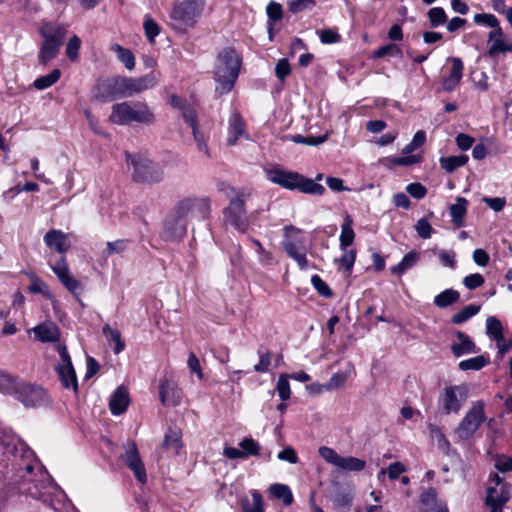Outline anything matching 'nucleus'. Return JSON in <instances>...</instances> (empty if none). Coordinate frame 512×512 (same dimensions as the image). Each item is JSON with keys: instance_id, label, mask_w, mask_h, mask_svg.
Wrapping results in <instances>:
<instances>
[{"instance_id": "obj_1", "label": "nucleus", "mask_w": 512, "mask_h": 512, "mask_svg": "<svg viewBox=\"0 0 512 512\" xmlns=\"http://www.w3.org/2000/svg\"><path fill=\"white\" fill-rule=\"evenodd\" d=\"M220 191L229 200L228 206L223 209L225 222L229 223L239 232L245 233L249 227L245 202L250 198V192L225 183L220 185Z\"/></svg>"}, {"instance_id": "obj_2", "label": "nucleus", "mask_w": 512, "mask_h": 512, "mask_svg": "<svg viewBox=\"0 0 512 512\" xmlns=\"http://www.w3.org/2000/svg\"><path fill=\"white\" fill-rule=\"evenodd\" d=\"M241 57L232 47L224 48L217 56L214 67L216 92L220 95L229 93L239 76Z\"/></svg>"}, {"instance_id": "obj_3", "label": "nucleus", "mask_w": 512, "mask_h": 512, "mask_svg": "<svg viewBox=\"0 0 512 512\" xmlns=\"http://www.w3.org/2000/svg\"><path fill=\"white\" fill-rule=\"evenodd\" d=\"M109 120L116 125H129L132 122L151 125L155 115L145 102L116 103L111 107Z\"/></svg>"}, {"instance_id": "obj_4", "label": "nucleus", "mask_w": 512, "mask_h": 512, "mask_svg": "<svg viewBox=\"0 0 512 512\" xmlns=\"http://www.w3.org/2000/svg\"><path fill=\"white\" fill-rule=\"evenodd\" d=\"M205 6V0H182L173 5L170 12L171 26L186 31L195 25Z\"/></svg>"}, {"instance_id": "obj_5", "label": "nucleus", "mask_w": 512, "mask_h": 512, "mask_svg": "<svg viewBox=\"0 0 512 512\" xmlns=\"http://www.w3.org/2000/svg\"><path fill=\"white\" fill-rule=\"evenodd\" d=\"M40 35L44 40L40 47L39 61L46 65L58 55L66 37V29L60 24L45 23L40 29Z\"/></svg>"}, {"instance_id": "obj_6", "label": "nucleus", "mask_w": 512, "mask_h": 512, "mask_svg": "<svg viewBox=\"0 0 512 512\" xmlns=\"http://www.w3.org/2000/svg\"><path fill=\"white\" fill-rule=\"evenodd\" d=\"M126 162L133 169L131 176L136 183L154 184L164 178L163 170L144 156L126 153Z\"/></svg>"}, {"instance_id": "obj_7", "label": "nucleus", "mask_w": 512, "mask_h": 512, "mask_svg": "<svg viewBox=\"0 0 512 512\" xmlns=\"http://www.w3.org/2000/svg\"><path fill=\"white\" fill-rule=\"evenodd\" d=\"M485 420L486 415L484 401H474L462 420L459 422L458 426L455 428L454 433L459 440L467 441L474 436Z\"/></svg>"}, {"instance_id": "obj_8", "label": "nucleus", "mask_w": 512, "mask_h": 512, "mask_svg": "<svg viewBox=\"0 0 512 512\" xmlns=\"http://www.w3.org/2000/svg\"><path fill=\"white\" fill-rule=\"evenodd\" d=\"M175 212L187 223L193 220L205 221L211 214V200L208 197H187L176 204Z\"/></svg>"}, {"instance_id": "obj_9", "label": "nucleus", "mask_w": 512, "mask_h": 512, "mask_svg": "<svg viewBox=\"0 0 512 512\" xmlns=\"http://www.w3.org/2000/svg\"><path fill=\"white\" fill-rule=\"evenodd\" d=\"M169 103L172 107L177 108L181 111L183 119L189 123L194 140L197 144V149L199 152L203 153L207 157H211L210 151L207 145V136L199 129L197 124V114L195 109L190 106L184 104L183 100L177 96L172 95L169 98Z\"/></svg>"}, {"instance_id": "obj_10", "label": "nucleus", "mask_w": 512, "mask_h": 512, "mask_svg": "<svg viewBox=\"0 0 512 512\" xmlns=\"http://www.w3.org/2000/svg\"><path fill=\"white\" fill-rule=\"evenodd\" d=\"M469 397L466 384L446 386L438 398V404L445 415L458 414Z\"/></svg>"}, {"instance_id": "obj_11", "label": "nucleus", "mask_w": 512, "mask_h": 512, "mask_svg": "<svg viewBox=\"0 0 512 512\" xmlns=\"http://www.w3.org/2000/svg\"><path fill=\"white\" fill-rule=\"evenodd\" d=\"M489 485L485 498V504L490 508V512H502L505 504L511 496V485L504 481L498 474L489 476Z\"/></svg>"}, {"instance_id": "obj_12", "label": "nucleus", "mask_w": 512, "mask_h": 512, "mask_svg": "<svg viewBox=\"0 0 512 512\" xmlns=\"http://www.w3.org/2000/svg\"><path fill=\"white\" fill-rule=\"evenodd\" d=\"M301 230L292 225L284 228V239L281 243L284 251L291 257L299 266L301 270L308 268V261L306 258L307 249L303 241L300 239L299 234Z\"/></svg>"}, {"instance_id": "obj_13", "label": "nucleus", "mask_w": 512, "mask_h": 512, "mask_svg": "<svg viewBox=\"0 0 512 512\" xmlns=\"http://www.w3.org/2000/svg\"><path fill=\"white\" fill-rule=\"evenodd\" d=\"M94 97L101 102L126 97L124 76H114L98 80L95 85Z\"/></svg>"}, {"instance_id": "obj_14", "label": "nucleus", "mask_w": 512, "mask_h": 512, "mask_svg": "<svg viewBox=\"0 0 512 512\" xmlns=\"http://www.w3.org/2000/svg\"><path fill=\"white\" fill-rule=\"evenodd\" d=\"M57 352L62 363L56 366V372L59 376L61 384L66 389H72L75 393L78 391V380L75 369L72 365L71 357L67 351V347L58 342L56 345Z\"/></svg>"}, {"instance_id": "obj_15", "label": "nucleus", "mask_w": 512, "mask_h": 512, "mask_svg": "<svg viewBox=\"0 0 512 512\" xmlns=\"http://www.w3.org/2000/svg\"><path fill=\"white\" fill-rule=\"evenodd\" d=\"M319 454L326 462L346 472H359L366 467L364 460L353 456L343 457L326 446L319 448Z\"/></svg>"}, {"instance_id": "obj_16", "label": "nucleus", "mask_w": 512, "mask_h": 512, "mask_svg": "<svg viewBox=\"0 0 512 512\" xmlns=\"http://www.w3.org/2000/svg\"><path fill=\"white\" fill-rule=\"evenodd\" d=\"M125 453L122 459L125 461L130 470L133 471L136 479L142 484L146 483L147 475L144 464L140 458L137 445L134 441L129 440L124 445Z\"/></svg>"}, {"instance_id": "obj_17", "label": "nucleus", "mask_w": 512, "mask_h": 512, "mask_svg": "<svg viewBox=\"0 0 512 512\" xmlns=\"http://www.w3.org/2000/svg\"><path fill=\"white\" fill-rule=\"evenodd\" d=\"M46 393L43 388L21 382L14 395L26 407H36L45 401Z\"/></svg>"}, {"instance_id": "obj_18", "label": "nucleus", "mask_w": 512, "mask_h": 512, "mask_svg": "<svg viewBox=\"0 0 512 512\" xmlns=\"http://www.w3.org/2000/svg\"><path fill=\"white\" fill-rule=\"evenodd\" d=\"M264 172L266 178L273 184L279 185L287 190H296L298 179H300V173L284 170L278 167L266 168Z\"/></svg>"}, {"instance_id": "obj_19", "label": "nucleus", "mask_w": 512, "mask_h": 512, "mask_svg": "<svg viewBox=\"0 0 512 512\" xmlns=\"http://www.w3.org/2000/svg\"><path fill=\"white\" fill-rule=\"evenodd\" d=\"M51 269L69 292L74 295L81 293L83 285L80 281L70 275L69 267L64 257H61L54 265H52Z\"/></svg>"}, {"instance_id": "obj_20", "label": "nucleus", "mask_w": 512, "mask_h": 512, "mask_svg": "<svg viewBox=\"0 0 512 512\" xmlns=\"http://www.w3.org/2000/svg\"><path fill=\"white\" fill-rule=\"evenodd\" d=\"M157 77L153 73L138 78L125 77V96L131 97L143 91L153 88L157 84Z\"/></svg>"}, {"instance_id": "obj_21", "label": "nucleus", "mask_w": 512, "mask_h": 512, "mask_svg": "<svg viewBox=\"0 0 512 512\" xmlns=\"http://www.w3.org/2000/svg\"><path fill=\"white\" fill-rule=\"evenodd\" d=\"M33 471L32 465L25 467V474L22 475V480L19 483V492L29 495L35 499H42L45 495L44 489L46 484L42 481L34 482L31 480V473Z\"/></svg>"}, {"instance_id": "obj_22", "label": "nucleus", "mask_w": 512, "mask_h": 512, "mask_svg": "<svg viewBox=\"0 0 512 512\" xmlns=\"http://www.w3.org/2000/svg\"><path fill=\"white\" fill-rule=\"evenodd\" d=\"M187 227V221L175 212L172 217L165 220L164 237L167 240L181 239L186 235Z\"/></svg>"}, {"instance_id": "obj_23", "label": "nucleus", "mask_w": 512, "mask_h": 512, "mask_svg": "<svg viewBox=\"0 0 512 512\" xmlns=\"http://www.w3.org/2000/svg\"><path fill=\"white\" fill-rule=\"evenodd\" d=\"M488 43L490 44L487 51L489 57H495L500 53L512 52V43H507L503 39V32L500 25L489 32Z\"/></svg>"}, {"instance_id": "obj_24", "label": "nucleus", "mask_w": 512, "mask_h": 512, "mask_svg": "<svg viewBox=\"0 0 512 512\" xmlns=\"http://www.w3.org/2000/svg\"><path fill=\"white\" fill-rule=\"evenodd\" d=\"M159 396L164 406H177L181 402L182 392L174 382L164 380L159 386Z\"/></svg>"}, {"instance_id": "obj_25", "label": "nucleus", "mask_w": 512, "mask_h": 512, "mask_svg": "<svg viewBox=\"0 0 512 512\" xmlns=\"http://www.w3.org/2000/svg\"><path fill=\"white\" fill-rule=\"evenodd\" d=\"M448 60L452 65L451 71L449 75L443 79L442 88L447 92H451L458 86L462 79L464 64L459 57H451Z\"/></svg>"}, {"instance_id": "obj_26", "label": "nucleus", "mask_w": 512, "mask_h": 512, "mask_svg": "<svg viewBox=\"0 0 512 512\" xmlns=\"http://www.w3.org/2000/svg\"><path fill=\"white\" fill-rule=\"evenodd\" d=\"M457 341L451 344V351L455 357L478 352V348L472 339L462 331L456 332Z\"/></svg>"}, {"instance_id": "obj_27", "label": "nucleus", "mask_w": 512, "mask_h": 512, "mask_svg": "<svg viewBox=\"0 0 512 512\" xmlns=\"http://www.w3.org/2000/svg\"><path fill=\"white\" fill-rule=\"evenodd\" d=\"M245 123L239 112H233L228 121L227 143L235 145L241 136L245 135Z\"/></svg>"}, {"instance_id": "obj_28", "label": "nucleus", "mask_w": 512, "mask_h": 512, "mask_svg": "<svg viewBox=\"0 0 512 512\" xmlns=\"http://www.w3.org/2000/svg\"><path fill=\"white\" fill-rule=\"evenodd\" d=\"M45 244L63 254L70 248L68 236L60 230H51L44 236Z\"/></svg>"}, {"instance_id": "obj_29", "label": "nucleus", "mask_w": 512, "mask_h": 512, "mask_svg": "<svg viewBox=\"0 0 512 512\" xmlns=\"http://www.w3.org/2000/svg\"><path fill=\"white\" fill-rule=\"evenodd\" d=\"M129 405L128 390L120 386L112 394L109 401V408L113 415H120L124 413Z\"/></svg>"}, {"instance_id": "obj_30", "label": "nucleus", "mask_w": 512, "mask_h": 512, "mask_svg": "<svg viewBox=\"0 0 512 512\" xmlns=\"http://www.w3.org/2000/svg\"><path fill=\"white\" fill-rule=\"evenodd\" d=\"M35 337L41 342H58L59 328L51 322L39 324L34 329Z\"/></svg>"}, {"instance_id": "obj_31", "label": "nucleus", "mask_w": 512, "mask_h": 512, "mask_svg": "<svg viewBox=\"0 0 512 512\" xmlns=\"http://www.w3.org/2000/svg\"><path fill=\"white\" fill-rule=\"evenodd\" d=\"M296 190L314 196H322L326 191L323 185L315 182L313 179L304 177L302 174H300V179H298Z\"/></svg>"}, {"instance_id": "obj_32", "label": "nucleus", "mask_w": 512, "mask_h": 512, "mask_svg": "<svg viewBox=\"0 0 512 512\" xmlns=\"http://www.w3.org/2000/svg\"><path fill=\"white\" fill-rule=\"evenodd\" d=\"M353 219L350 215H346L344 217L343 223L341 225V234H340V248L342 251H345L350 245H352L355 233L352 228Z\"/></svg>"}, {"instance_id": "obj_33", "label": "nucleus", "mask_w": 512, "mask_h": 512, "mask_svg": "<svg viewBox=\"0 0 512 512\" xmlns=\"http://www.w3.org/2000/svg\"><path fill=\"white\" fill-rule=\"evenodd\" d=\"M110 50L116 54L118 60L122 62L128 70L135 68V56L131 50L117 43L112 44Z\"/></svg>"}, {"instance_id": "obj_34", "label": "nucleus", "mask_w": 512, "mask_h": 512, "mask_svg": "<svg viewBox=\"0 0 512 512\" xmlns=\"http://www.w3.org/2000/svg\"><path fill=\"white\" fill-rule=\"evenodd\" d=\"M181 437L182 434L179 429L169 428L164 436L163 447L171 450L174 454H178L182 446Z\"/></svg>"}, {"instance_id": "obj_35", "label": "nucleus", "mask_w": 512, "mask_h": 512, "mask_svg": "<svg viewBox=\"0 0 512 512\" xmlns=\"http://www.w3.org/2000/svg\"><path fill=\"white\" fill-rule=\"evenodd\" d=\"M467 200L463 197H458L456 199V203L450 206V215L452 218V222L457 226L461 227L463 225V219L467 211Z\"/></svg>"}, {"instance_id": "obj_36", "label": "nucleus", "mask_w": 512, "mask_h": 512, "mask_svg": "<svg viewBox=\"0 0 512 512\" xmlns=\"http://www.w3.org/2000/svg\"><path fill=\"white\" fill-rule=\"evenodd\" d=\"M270 494L279 500L283 501L285 506H290L293 503V494L288 485L275 483L269 488Z\"/></svg>"}, {"instance_id": "obj_37", "label": "nucleus", "mask_w": 512, "mask_h": 512, "mask_svg": "<svg viewBox=\"0 0 512 512\" xmlns=\"http://www.w3.org/2000/svg\"><path fill=\"white\" fill-rule=\"evenodd\" d=\"M469 160V157L465 154L457 156L441 157L439 162L441 167L447 172L452 173L457 168L464 166Z\"/></svg>"}, {"instance_id": "obj_38", "label": "nucleus", "mask_w": 512, "mask_h": 512, "mask_svg": "<svg viewBox=\"0 0 512 512\" xmlns=\"http://www.w3.org/2000/svg\"><path fill=\"white\" fill-rule=\"evenodd\" d=\"M480 308L481 307L479 305L469 304L454 314L451 318V322L456 325L463 324L473 316L477 315Z\"/></svg>"}, {"instance_id": "obj_39", "label": "nucleus", "mask_w": 512, "mask_h": 512, "mask_svg": "<svg viewBox=\"0 0 512 512\" xmlns=\"http://www.w3.org/2000/svg\"><path fill=\"white\" fill-rule=\"evenodd\" d=\"M20 383L21 382L18 379L0 371V391L2 393L12 395L14 397L17 388L20 386Z\"/></svg>"}, {"instance_id": "obj_40", "label": "nucleus", "mask_w": 512, "mask_h": 512, "mask_svg": "<svg viewBox=\"0 0 512 512\" xmlns=\"http://www.w3.org/2000/svg\"><path fill=\"white\" fill-rule=\"evenodd\" d=\"M459 298L460 294L458 291L453 289H446L435 296L434 304L440 308H445L457 302Z\"/></svg>"}, {"instance_id": "obj_41", "label": "nucleus", "mask_w": 512, "mask_h": 512, "mask_svg": "<svg viewBox=\"0 0 512 512\" xmlns=\"http://www.w3.org/2000/svg\"><path fill=\"white\" fill-rule=\"evenodd\" d=\"M418 260L419 253L416 251H411L407 253L397 265L393 266L391 270L394 273L403 274L408 269L412 268Z\"/></svg>"}, {"instance_id": "obj_42", "label": "nucleus", "mask_w": 512, "mask_h": 512, "mask_svg": "<svg viewBox=\"0 0 512 512\" xmlns=\"http://www.w3.org/2000/svg\"><path fill=\"white\" fill-rule=\"evenodd\" d=\"M61 76V71L59 69H53L51 73L38 77L34 83L33 86L37 90H44L55 84Z\"/></svg>"}, {"instance_id": "obj_43", "label": "nucleus", "mask_w": 512, "mask_h": 512, "mask_svg": "<svg viewBox=\"0 0 512 512\" xmlns=\"http://www.w3.org/2000/svg\"><path fill=\"white\" fill-rule=\"evenodd\" d=\"M244 459L250 456H259L260 444L251 437H246L239 442Z\"/></svg>"}, {"instance_id": "obj_44", "label": "nucleus", "mask_w": 512, "mask_h": 512, "mask_svg": "<svg viewBox=\"0 0 512 512\" xmlns=\"http://www.w3.org/2000/svg\"><path fill=\"white\" fill-rule=\"evenodd\" d=\"M486 334L494 341L503 337V326L499 319L490 316L486 319Z\"/></svg>"}, {"instance_id": "obj_45", "label": "nucleus", "mask_w": 512, "mask_h": 512, "mask_svg": "<svg viewBox=\"0 0 512 512\" xmlns=\"http://www.w3.org/2000/svg\"><path fill=\"white\" fill-rule=\"evenodd\" d=\"M102 331L108 340L113 341L115 343V347H114L115 354H119L120 352H122L124 350L125 343L122 341L120 332L118 330L113 329L110 327V325L106 324L103 326Z\"/></svg>"}, {"instance_id": "obj_46", "label": "nucleus", "mask_w": 512, "mask_h": 512, "mask_svg": "<svg viewBox=\"0 0 512 512\" xmlns=\"http://www.w3.org/2000/svg\"><path fill=\"white\" fill-rule=\"evenodd\" d=\"M487 363H488V360L483 355H479V356H476L473 358H469V359L460 361L458 364V367L462 371H467V370L478 371V370L482 369L483 367H485L487 365Z\"/></svg>"}, {"instance_id": "obj_47", "label": "nucleus", "mask_w": 512, "mask_h": 512, "mask_svg": "<svg viewBox=\"0 0 512 512\" xmlns=\"http://www.w3.org/2000/svg\"><path fill=\"white\" fill-rule=\"evenodd\" d=\"M427 17L431 28H437L447 22V15L442 7H433L429 9Z\"/></svg>"}, {"instance_id": "obj_48", "label": "nucleus", "mask_w": 512, "mask_h": 512, "mask_svg": "<svg viewBox=\"0 0 512 512\" xmlns=\"http://www.w3.org/2000/svg\"><path fill=\"white\" fill-rule=\"evenodd\" d=\"M251 496V504L249 503L248 500L243 501V512H264V502L261 494L258 491H253Z\"/></svg>"}, {"instance_id": "obj_49", "label": "nucleus", "mask_w": 512, "mask_h": 512, "mask_svg": "<svg viewBox=\"0 0 512 512\" xmlns=\"http://www.w3.org/2000/svg\"><path fill=\"white\" fill-rule=\"evenodd\" d=\"M29 291L34 294H42L47 299L52 298V294L47 286V284L40 279L39 277L33 275L31 277V283L28 287Z\"/></svg>"}, {"instance_id": "obj_50", "label": "nucleus", "mask_w": 512, "mask_h": 512, "mask_svg": "<svg viewBox=\"0 0 512 512\" xmlns=\"http://www.w3.org/2000/svg\"><path fill=\"white\" fill-rule=\"evenodd\" d=\"M259 362L253 367L254 371L257 373H266L269 370V366L271 365L272 354L270 351H262L258 350Z\"/></svg>"}, {"instance_id": "obj_51", "label": "nucleus", "mask_w": 512, "mask_h": 512, "mask_svg": "<svg viewBox=\"0 0 512 512\" xmlns=\"http://www.w3.org/2000/svg\"><path fill=\"white\" fill-rule=\"evenodd\" d=\"M276 391L282 401H286L290 398V384L288 381V376L285 374H281L278 378Z\"/></svg>"}, {"instance_id": "obj_52", "label": "nucleus", "mask_w": 512, "mask_h": 512, "mask_svg": "<svg viewBox=\"0 0 512 512\" xmlns=\"http://www.w3.org/2000/svg\"><path fill=\"white\" fill-rule=\"evenodd\" d=\"M143 27L147 39L150 43H153L156 36L160 33L159 25L150 16H146Z\"/></svg>"}, {"instance_id": "obj_53", "label": "nucleus", "mask_w": 512, "mask_h": 512, "mask_svg": "<svg viewBox=\"0 0 512 512\" xmlns=\"http://www.w3.org/2000/svg\"><path fill=\"white\" fill-rule=\"evenodd\" d=\"M402 58L403 52L396 44H388L380 47L375 51V58H383L385 56Z\"/></svg>"}, {"instance_id": "obj_54", "label": "nucleus", "mask_w": 512, "mask_h": 512, "mask_svg": "<svg viewBox=\"0 0 512 512\" xmlns=\"http://www.w3.org/2000/svg\"><path fill=\"white\" fill-rule=\"evenodd\" d=\"M314 5V0H287L288 10L294 14L311 9Z\"/></svg>"}, {"instance_id": "obj_55", "label": "nucleus", "mask_w": 512, "mask_h": 512, "mask_svg": "<svg viewBox=\"0 0 512 512\" xmlns=\"http://www.w3.org/2000/svg\"><path fill=\"white\" fill-rule=\"evenodd\" d=\"M128 240L118 239L113 242H108L106 249L103 250V257L108 258L112 254L123 252L127 247Z\"/></svg>"}, {"instance_id": "obj_56", "label": "nucleus", "mask_w": 512, "mask_h": 512, "mask_svg": "<svg viewBox=\"0 0 512 512\" xmlns=\"http://www.w3.org/2000/svg\"><path fill=\"white\" fill-rule=\"evenodd\" d=\"M406 471L405 466L401 462H393L391 463L387 470L382 469L379 474L378 478H380L382 475H385L387 473L388 477L391 480H395L399 478V476Z\"/></svg>"}, {"instance_id": "obj_57", "label": "nucleus", "mask_w": 512, "mask_h": 512, "mask_svg": "<svg viewBox=\"0 0 512 512\" xmlns=\"http://www.w3.org/2000/svg\"><path fill=\"white\" fill-rule=\"evenodd\" d=\"M426 141V134L424 131H417L411 142L408 143L404 148H403V153L404 154H410L411 152H413L414 150H416L417 148L421 147Z\"/></svg>"}, {"instance_id": "obj_58", "label": "nucleus", "mask_w": 512, "mask_h": 512, "mask_svg": "<svg viewBox=\"0 0 512 512\" xmlns=\"http://www.w3.org/2000/svg\"><path fill=\"white\" fill-rule=\"evenodd\" d=\"M428 430L431 438L437 441L440 448H448L450 446L449 441L438 426L429 424Z\"/></svg>"}, {"instance_id": "obj_59", "label": "nucleus", "mask_w": 512, "mask_h": 512, "mask_svg": "<svg viewBox=\"0 0 512 512\" xmlns=\"http://www.w3.org/2000/svg\"><path fill=\"white\" fill-rule=\"evenodd\" d=\"M311 283L321 296L326 297V298H329L332 296V294H333L332 290L327 285V283L322 280V278L319 275H313L311 277Z\"/></svg>"}, {"instance_id": "obj_60", "label": "nucleus", "mask_w": 512, "mask_h": 512, "mask_svg": "<svg viewBox=\"0 0 512 512\" xmlns=\"http://www.w3.org/2000/svg\"><path fill=\"white\" fill-rule=\"evenodd\" d=\"M415 230L422 239H429L433 233V228L427 219L421 218L415 224Z\"/></svg>"}, {"instance_id": "obj_61", "label": "nucleus", "mask_w": 512, "mask_h": 512, "mask_svg": "<svg viewBox=\"0 0 512 512\" xmlns=\"http://www.w3.org/2000/svg\"><path fill=\"white\" fill-rule=\"evenodd\" d=\"M473 19L475 23L486 25L493 28V30L500 25L498 19L493 14L479 13L475 14Z\"/></svg>"}, {"instance_id": "obj_62", "label": "nucleus", "mask_w": 512, "mask_h": 512, "mask_svg": "<svg viewBox=\"0 0 512 512\" xmlns=\"http://www.w3.org/2000/svg\"><path fill=\"white\" fill-rule=\"evenodd\" d=\"M81 46V40L78 36L74 35L71 37L66 46L67 57L74 61L78 58V52Z\"/></svg>"}, {"instance_id": "obj_63", "label": "nucleus", "mask_w": 512, "mask_h": 512, "mask_svg": "<svg viewBox=\"0 0 512 512\" xmlns=\"http://www.w3.org/2000/svg\"><path fill=\"white\" fill-rule=\"evenodd\" d=\"M343 252V255L340 257L338 261L340 262L341 266L345 269V271L351 272L356 260V251L354 249H346Z\"/></svg>"}, {"instance_id": "obj_64", "label": "nucleus", "mask_w": 512, "mask_h": 512, "mask_svg": "<svg viewBox=\"0 0 512 512\" xmlns=\"http://www.w3.org/2000/svg\"><path fill=\"white\" fill-rule=\"evenodd\" d=\"M484 282V277L479 273L470 274L463 279L464 286L469 290H474L481 287Z\"/></svg>"}]
</instances>
